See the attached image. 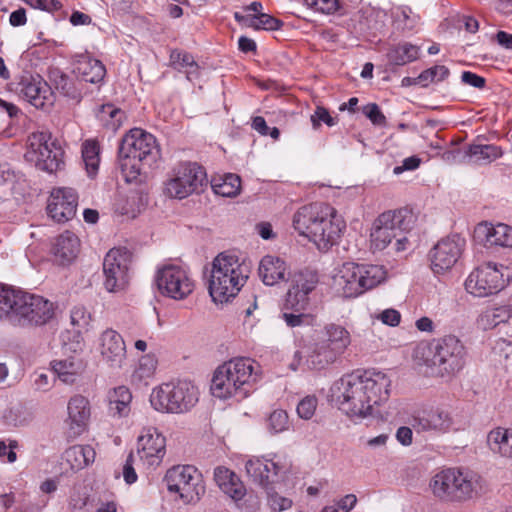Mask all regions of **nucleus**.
I'll list each match as a JSON object with an SVG mask.
<instances>
[{
	"mask_svg": "<svg viewBox=\"0 0 512 512\" xmlns=\"http://www.w3.org/2000/svg\"><path fill=\"white\" fill-rule=\"evenodd\" d=\"M391 380L376 370L356 371L337 380L332 395L340 409L348 415L366 418L372 415L373 407L389 398Z\"/></svg>",
	"mask_w": 512,
	"mask_h": 512,
	"instance_id": "1",
	"label": "nucleus"
},
{
	"mask_svg": "<svg viewBox=\"0 0 512 512\" xmlns=\"http://www.w3.org/2000/svg\"><path fill=\"white\" fill-rule=\"evenodd\" d=\"M293 227L321 251L337 243L344 223L329 204L316 202L299 208L293 216Z\"/></svg>",
	"mask_w": 512,
	"mask_h": 512,
	"instance_id": "2",
	"label": "nucleus"
},
{
	"mask_svg": "<svg viewBox=\"0 0 512 512\" xmlns=\"http://www.w3.org/2000/svg\"><path fill=\"white\" fill-rule=\"evenodd\" d=\"M54 315L53 303L39 295L0 285V320L19 326H38Z\"/></svg>",
	"mask_w": 512,
	"mask_h": 512,
	"instance_id": "3",
	"label": "nucleus"
},
{
	"mask_svg": "<svg viewBox=\"0 0 512 512\" xmlns=\"http://www.w3.org/2000/svg\"><path fill=\"white\" fill-rule=\"evenodd\" d=\"M251 265L235 253H219L212 262L209 279V294L216 303H225L234 298L246 283Z\"/></svg>",
	"mask_w": 512,
	"mask_h": 512,
	"instance_id": "4",
	"label": "nucleus"
},
{
	"mask_svg": "<svg viewBox=\"0 0 512 512\" xmlns=\"http://www.w3.org/2000/svg\"><path fill=\"white\" fill-rule=\"evenodd\" d=\"M119 168L127 182L136 180L145 167H152L160 157L156 138L140 129L126 133L119 145Z\"/></svg>",
	"mask_w": 512,
	"mask_h": 512,
	"instance_id": "5",
	"label": "nucleus"
},
{
	"mask_svg": "<svg viewBox=\"0 0 512 512\" xmlns=\"http://www.w3.org/2000/svg\"><path fill=\"white\" fill-rule=\"evenodd\" d=\"M256 379L255 362L250 358H236L216 369L210 389L217 398L234 397L240 401L253 391Z\"/></svg>",
	"mask_w": 512,
	"mask_h": 512,
	"instance_id": "6",
	"label": "nucleus"
},
{
	"mask_svg": "<svg viewBox=\"0 0 512 512\" xmlns=\"http://www.w3.org/2000/svg\"><path fill=\"white\" fill-rule=\"evenodd\" d=\"M416 218L408 209H398L382 213L373 224L370 234L371 248L382 251L388 246L395 252L408 248L407 233L415 225Z\"/></svg>",
	"mask_w": 512,
	"mask_h": 512,
	"instance_id": "7",
	"label": "nucleus"
},
{
	"mask_svg": "<svg viewBox=\"0 0 512 512\" xmlns=\"http://www.w3.org/2000/svg\"><path fill=\"white\" fill-rule=\"evenodd\" d=\"M465 356L464 345L454 335L444 336L416 350V358L431 369V374L441 377L459 372L465 364Z\"/></svg>",
	"mask_w": 512,
	"mask_h": 512,
	"instance_id": "8",
	"label": "nucleus"
},
{
	"mask_svg": "<svg viewBox=\"0 0 512 512\" xmlns=\"http://www.w3.org/2000/svg\"><path fill=\"white\" fill-rule=\"evenodd\" d=\"M430 488L434 496L441 500L464 502L483 492L484 480L474 471L449 468L431 479Z\"/></svg>",
	"mask_w": 512,
	"mask_h": 512,
	"instance_id": "9",
	"label": "nucleus"
},
{
	"mask_svg": "<svg viewBox=\"0 0 512 512\" xmlns=\"http://www.w3.org/2000/svg\"><path fill=\"white\" fill-rule=\"evenodd\" d=\"M386 278V270L380 265L343 263L333 275V285L345 298H355L370 290Z\"/></svg>",
	"mask_w": 512,
	"mask_h": 512,
	"instance_id": "10",
	"label": "nucleus"
},
{
	"mask_svg": "<svg viewBox=\"0 0 512 512\" xmlns=\"http://www.w3.org/2000/svg\"><path fill=\"white\" fill-rule=\"evenodd\" d=\"M198 399V389L186 380L163 383L154 388L150 395V403L156 411L173 414L188 412Z\"/></svg>",
	"mask_w": 512,
	"mask_h": 512,
	"instance_id": "11",
	"label": "nucleus"
},
{
	"mask_svg": "<svg viewBox=\"0 0 512 512\" xmlns=\"http://www.w3.org/2000/svg\"><path fill=\"white\" fill-rule=\"evenodd\" d=\"M164 483L169 492L179 494L184 503H195L205 494L201 473L191 465H177L168 469Z\"/></svg>",
	"mask_w": 512,
	"mask_h": 512,
	"instance_id": "12",
	"label": "nucleus"
},
{
	"mask_svg": "<svg viewBox=\"0 0 512 512\" xmlns=\"http://www.w3.org/2000/svg\"><path fill=\"white\" fill-rule=\"evenodd\" d=\"M63 154L48 132H35L28 137L26 156L42 171L54 173L60 170L64 166Z\"/></svg>",
	"mask_w": 512,
	"mask_h": 512,
	"instance_id": "13",
	"label": "nucleus"
},
{
	"mask_svg": "<svg viewBox=\"0 0 512 512\" xmlns=\"http://www.w3.org/2000/svg\"><path fill=\"white\" fill-rule=\"evenodd\" d=\"M206 183V173L197 163L185 162L177 165L173 175L164 184L163 192L174 199H184L197 192Z\"/></svg>",
	"mask_w": 512,
	"mask_h": 512,
	"instance_id": "14",
	"label": "nucleus"
},
{
	"mask_svg": "<svg viewBox=\"0 0 512 512\" xmlns=\"http://www.w3.org/2000/svg\"><path fill=\"white\" fill-rule=\"evenodd\" d=\"M155 282L159 292L174 300L188 297L194 284L188 271L176 264H166L157 270Z\"/></svg>",
	"mask_w": 512,
	"mask_h": 512,
	"instance_id": "15",
	"label": "nucleus"
},
{
	"mask_svg": "<svg viewBox=\"0 0 512 512\" xmlns=\"http://www.w3.org/2000/svg\"><path fill=\"white\" fill-rule=\"evenodd\" d=\"M131 261L132 253L126 248H113L105 255L104 286L108 292H119L125 289L129 281Z\"/></svg>",
	"mask_w": 512,
	"mask_h": 512,
	"instance_id": "16",
	"label": "nucleus"
},
{
	"mask_svg": "<svg viewBox=\"0 0 512 512\" xmlns=\"http://www.w3.org/2000/svg\"><path fill=\"white\" fill-rule=\"evenodd\" d=\"M505 287L503 274L488 263L473 270L465 281V289L476 297L497 294Z\"/></svg>",
	"mask_w": 512,
	"mask_h": 512,
	"instance_id": "17",
	"label": "nucleus"
},
{
	"mask_svg": "<svg viewBox=\"0 0 512 512\" xmlns=\"http://www.w3.org/2000/svg\"><path fill=\"white\" fill-rule=\"evenodd\" d=\"M465 243L458 234L439 240L429 252L432 271L436 274L449 271L461 257Z\"/></svg>",
	"mask_w": 512,
	"mask_h": 512,
	"instance_id": "18",
	"label": "nucleus"
},
{
	"mask_svg": "<svg viewBox=\"0 0 512 512\" xmlns=\"http://www.w3.org/2000/svg\"><path fill=\"white\" fill-rule=\"evenodd\" d=\"M13 85L18 96L37 109L49 108L54 103L51 87L39 75H22Z\"/></svg>",
	"mask_w": 512,
	"mask_h": 512,
	"instance_id": "19",
	"label": "nucleus"
},
{
	"mask_svg": "<svg viewBox=\"0 0 512 512\" xmlns=\"http://www.w3.org/2000/svg\"><path fill=\"white\" fill-rule=\"evenodd\" d=\"M317 283L318 276L314 271L302 270L294 273L286 296V308L296 312L306 310L309 305V295L316 288Z\"/></svg>",
	"mask_w": 512,
	"mask_h": 512,
	"instance_id": "20",
	"label": "nucleus"
},
{
	"mask_svg": "<svg viewBox=\"0 0 512 512\" xmlns=\"http://www.w3.org/2000/svg\"><path fill=\"white\" fill-rule=\"evenodd\" d=\"M275 458L253 457L245 464L247 475L265 490H272L278 476L288 471L287 466Z\"/></svg>",
	"mask_w": 512,
	"mask_h": 512,
	"instance_id": "21",
	"label": "nucleus"
},
{
	"mask_svg": "<svg viewBox=\"0 0 512 512\" xmlns=\"http://www.w3.org/2000/svg\"><path fill=\"white\" fill-rule=\"evenodd\" d=\"M166 453V439L154 427L146 428L138 437L137 455L147 468L160 465Z\"/></svg>",
	"mask_w": 512,
	"mask_h": 512,
	"instance_id": "22",
	"label": "nucleus"
},
{
	"mask_svg": "<svg viewBox=\"0 0 512 512\" xmlns=\"http://www.w3.org/2000/svg\"><path fill=\"white\" fill-rule=\"evenodd\" d=\"M77 205L78 195L73 188H54L48 199L47 212L56 222L64 223L76 215Z\"/></svg>",
	"mask_w": 512,
	"mask_h": 512,
	"instance_id": "23",
	"label": "nucleus"
},
{
	"mask_svg": "<svg viewBox=\"0 0 512 512\" xmlns=\"http://www.w3.org/2000/svg\"><path fill=\"white\" fill-rule=\"evenodd\" d=\"M102 360L110 368H121L126 360V345L123 337L113 329H106L99 337Z\"/></svg>",
	"mask_w": 512,
	"mask_h": 512,
	"instance_id": "24",
	"label": "nucleus"
},
{
	"mask_svg": "<svg viewBox=\"0 0 512 512\" xmlns=\"http://www.w3.org/2000/svg\"><path fill=\"white\" fill-rule=\"evenodd\" d=\"M474 239L485 247H512V227L503 223H480L474 230Z\"/></svg>",
	"mask_w": 512,
	"mask_h": 512,
	"instance_id": "25",
	"label": "nucleus"
},
{
	"mask_svg": "<svg viewBox=\"0 0 512 512\" xmlns=\"http://www.w3.org/2000/svg\"><path fill=\"white\" fill-rule=\"evenodd\" d=\"M67 410L69 431L73 436H79L85 431L90 418L89 401L81 395H75L69 400Z\"/></svg>",
	"mask_w": 512,
	"mask_h": 512,
	"instance_id": "26",
	"label": "nucleus"
},
{
	"mask_svg": "<svg viewBox=\"0 0 512 512\" xmlns=\"http://www.w3.org/2000/svg\"><path fill=\"white\" fill-rule=\"evenodd\" d=\"M414 422L413 426L417 431H433L437 433H446L453 425L450 413L441 408L423 412L421 416L414 419Z\"/></svg>",
	"mask_w": 512,
	"mask_h": 512,
	"instance_id": "27",
	"label": "nucleus"
},
{
	"mask_svg": "<svg viewBox=\"0 0 512 512\" xmlns=\"http://www.w3.org/2000/svg\"><path fill=\"white\" fill-rule=\"evenodd\" d=\"M214 480L221 491L234 501H239L246 495V488L239 476L224 466L214 469Z\"/></svg>",
	"mask_w": 512,
	"mask_h": 512,
	"instance_id": "28",
	"label": "nucleus"
},
{
	"mask_svg": "<svg viewBox=\"0 0 512 512\" xmlns=\"http://www.w3.org/2000/svg\"><path fill=\"white\" fill-rule=\"evenodd\" d=\"M288 266L277 256L266 255L259 264L258 273L265 285L273 286L286 278Z\"/></svg>",
	"mask_w": 512,
	"mask_h": 512,
	"instance_id": "29",
	"label": "nucleus"
},
{
	"mask_svg": "<svg viewBox=\"0 0 512 512\" xmlns=\"http://www.w3.org/2000/svg\"><path fill=\"white\" fill-rule=\"evenodd\" d=\"M74 73L85 82L97 84L103 81L106 75L104 64L88 55H81L74 64Z\"/></svg>",
	"mask_w": 512,
	"mask_h": 512,
	"instance_id": "30",
	"label": "nucleus"
},
{
	"mask_svg": "<svg viewBox=\"0 0 512 512\" xmlns=\"http://www.w3.org/2000/svg\"><path fill=\"white\" fill-rule=\"evenodd\" d=\"M79 246V239L74 233L66 231L59 235L52 247L55 261L61 265L71 263L79 252Z\"/></svg>",
	"mask_w": 512,
	"mask_h": 512,
	"instance_id": "31",
	"label": "nucleus"
},
{
	"mask_svg": "<svg viewBox=\"0 0 512 512\" xmlns=\"http://www.w3.org/2000/svg\"><path fill=\"white\" fill-rule=\"evenodd\" d=\"M502 156V150L494 144H471L467 147L464 159L468 163L486 165Z\"/></svg>",
	"mask_w": 512,
	"mask_h": 512,
	"instance_id": "32",
	"label": "nucleus"
},
{
	"mask_svg": "<svg viewBox=\"0 0 512 512\" xmlns=\"http://www.w3.org/2000/svg\"><path fill=\"white\" fill-rule=\"evenodd\" d=\"M489 449L502 457L512 458V429L497 427L487 435Z\"/></svg>",
	"mask_w": 512,
	"mask_h": 512,
	"instance_id": "33",
	"label": "nucleus"
},
{
	"mask_svg": "<svg viewBox=\"0 0 512 512\" xmlns=\"http://www.w3.org/2000/svg\"><path fill=\"white\" fill-rule=\"evenodd\" d=\"M323 337L320 340L323 344L341 355L351 342L349 332L342 326L331 323L324 327Z\"/></svg>",
	"mask_w": 512,
	"mask_h": 512,
	"instance_id": "34",
	"label": "nucleus"
},
{
	"mask_svg": "<svg viewBox=\"0 0 512 512\" xmlns=\"http://www.w3.org/2000/svg\"><path fill=\"white\" fill-rule=\"evenodd\" d=\"M95 455L90 445H74L64 452V459L72 470H80L92 463Z\"/></svg>",
	"mask_w": 512,
	"mask_h": 512,
	"instance_id": "35",
	"label": "nucleus"
},
{
	"mask_svg": "<svg viewBox=\"0 0 512 512\" xmlns=\"http://www.w3.org/2000/svg\"><path fill=\"white\" fill-rule=\"evenodd\" d=\"M109 412L113 416L125 417L130 412L132 395L125 386H119L108 393Z\"/></svg>",
	"mask_w": 512,
	"mask_h": 512,
	"instance_id": "36",
	"label": "nucleus"
},
{
	"mask_svg": "<svg viewBox=\"0 0 512 512\" xmlns=\"http://www.w3.org/2000/svg\"><path fill=\"white\" fill-rule=\"evenodd\" d=\"M338 356L333 349L318 341L307 357V364L310 368L321 370L335 362Z\"/></svg>",
	"mask_w": 512,
	"mask_h": 512,
	"instance_id": "37",
	"label": "nucleus"
},
{
	"mask_svg": "<svg viewBox=\"0 0 512 512\" xmlns=\"http://www.w3.org/2000/svg\"><path fill=\"white\" fill-rule=\"evenodd\" d=\"M418 54L419 48L417 46L403 42L392 46L387 53V58L391 64L405 65L415 61L418 58Z\"/></svg>",
	"mask_w": 512,
	"mask_h": 512,
	"instance_id": "38",
	"label": "nucleus"
},
{
	"mask_svg": "<svg viewBox=\"0 0 512 512\" xmlns=\"http://www.w3.org/2000/svg\"><path fill=\"white\" fill-rule=\"evenodd\" d=\"M170 64L174 69L185 71L188 80L198 76V64L194 57L188 53L178 49L172 50L170 53Z\"/></svg>",
	"mask_w": 512,
	"mask_h": 512,
	"instance_id": "39",
	"label": "nucleus"
},
{
	"mask_svg": "<svg viewBox=\"0 0 512 512\" xmlns=\"http://www.w3.org/2000/svg\"><path fill=\"white\" fill-rule=\"evenodd\" d=\"M53 373L66 384L75 382L80 370L81 363L74 358H67L63 360H55L52 363Z\"/></svg>",
	"mask_w": 512,
	"mask_h": 512,
	"instance_id": "40",
	"label": "nucleus"
},
{
	"mask_svg": "<svg viewBox=\"0 0 512 512\" xmlns=\"http://www.w3.org/2000/svg\"><path fill=\"white\" fill-rule=\"evenodd\" d=\"M240 187L241 179L235 174H227L219 180L214 179L212 183L214 192L224 197L236 196L240 191Z\"/></svg>",
	"mask_w": 512,
	"mask_h": 512,
	"instance_id": "41",
	"label": "nucleus"
},
{
	"mask_svg": "<svg viewBox=\"0 0 512 512\" xmlns=\"http://www.w3.org/2000/svg\"><path fill=\"white\" fill-rule=\"evenodd\" d=\"M52 81L55 88L64 96L79 101L81 98V92L76 88L73 81L64 73L60 71H54L52 73Z\"/></svg>",
	"mask_w": 512,
	"mask_h": 512,
	"instance_id": "42",
	"label": "nucleus"
},
{
	"mask_svg": "<svg viewBox=\"0 0 512 512\" xmlns=\"http://www.w3.org/2000/svg\"><path fill=\"white\" fill-rule=\"evenodd\" d=\"M82 158L88 174H95L99 166V146L96 141L87 140L83 143Z\"/></svg>",
	"mask_w": 512,
	"mask_h": 512,
	"instance_id": "43",
	"label": "nucleus"
},
{
	"mask_svg": "<svg viewBox=\"0 0 512 512\" xmlns=\"http://www.w3.org/2000/svg\"><path fill=\"white\" fill-rule=\"evenodd\" d=\"M252 19L250 28L257 31H274L283 26V22L281 20L266 13L252 14Z\"/></svg>",
	"mask_w": 512,
	"mask_h": 512,
	"instance_id": "44",
	"label": "nucleus"
},
{
	"mask_svg": "<svg viewBox=\"0 0 512 512\" xmlns=\"http://www.w3.org/2000/svg\"><path fill=\"white\" fill-rule=\"evenodd\" d=\"M450 74L449 69L444 65H436L428 68L419 74V79L423 87L430 83L444 81Z\"/></svg>",
	"mask_w": 512,
	"mask_h": 512,
	"instance_id": "45",
	"label": "nucleus"
},
{
	"mask_svg": "<svg viewBox=\"0 0 512 512\" xmlns=\"http://www.w3.org/2000/svg\"><path fill=\"white\" fill-rule=\"evenodd\" d=\"M304 4L316 12L333 14L341 8L340 0H303Z\"/></svg>",
	"mask_w": 512,
	"mask_h": 512,
	"instance_id": "46",
	"label": "nucleus"
},
{
	"mask_svg": "<svg viewBox=\"0 0 512 512\" xmlns=\"http://www.w3.org/2000/svg\"><path fill=\"white\" fill-rule=\"evenodd\" d=\"M157 360L153 355H145L139 360V365L135 371L139 379H148L152 377L156 370Z\"/></svg>",
	"mask_w": 512,
	"mask_h": 512,
	"instance_id": "47",
	"label": "nucleus"
},
{
	"mask_svg": "<svg viewBox=\"0 0 512 512\" xmlns=\"http://www.w3.org/2000/svg\"><path fill=\"white\" fill-rule=\"evenodd\" d=\"M268 427L272 433H280L288 427V415L286 411L274 410L268 418Z\"/></svg>",
	"mask_w": 512,
	"mask_h": 512,
	"instance_id": "48",
	"label": "nucleus"
},
{
	"mask_svg": "<svg viewBox=\"0 0 512 512\" xmlns=\"http://www.w3.org/2000/svg\"><path fill=\"white\" fill-rule=\"evenodd\" d=\"M91 319L90 313L84 306H74L70 311V322L74 327L79 329L86 328Z\"/></svg>",
	"mask_w": 512,
	"mask_h": 512,
	"instance_id": "49",
	"label": "nucleus"
},
{
	"mask_svg": "<svg viewBox=\"0 0 512 512\" xmlns=\"http://www.w3.org/2000/svg\"><path fill=\"white\" fill-rule=\"evenodd\" d=\"M362 113L372 122L375 126H385L386 117L380 110L376 103H369L362 108Z\"/></svg>",
	"mask_w": 512,
	"mask_h": 512,
	"instance_id": "50",
	"label": "nucleus"
},
{
	"mask_svg": "<svg viewBox=\"0 0 512 512\" xmlns=\"http://www.w3.org/2000/svg\"><path fill=\"white\" fill-rule=\"evenodd\" d=\"M310 119L314 129H318L321 122H324L329 127L336 124V119L332 117L329 111L322 106H318L316 108Z\"/></svg>",
	"mask_w": 512,
	"mask_h": 512,
	"instance_id": "51",
	"label": "nucleus"
},
{
	"mask_svg": "<svg viewBox=\"0 0 512 512\" xmlns=\"http://www.w3.org/2000/svg\"><path fill=\"white\" fill-rule=\"evenodd\" d=\"M316 407L317 398L315 396H306L299 402L297 413L299 417L308 420L314 415Z\"/></svg>",
	"mask_w": 512,
	"mask_h": 512,
	"instance_id": "52",
	"label": "nucleus"
},
{
	"mask_svg": "<svg viewBox=\"0 0 512 512\" xmlns=\"http://www.w3.org/2000/svg\"><path fill=\"white\" fill-rule=\"evenodd\" d=\"M268 494V503L270 507L275 511H284L292 506V500L281 496L277 492L272 490H266Z\"/></svg>",
	"mask_w": 512,
	"mask_h": 512,
	"instance_id": "53",
	"label": "nucleus"
},
{
	"mask_svg": "<svg viewBox=\"0 0 512 512\" xmlns=\"http://www.w3.org/2000/svg\"><path fill=\"white\" fill-rule=\"evenodd\" d=\"M116 510L114 502H107L100 507H95L92 503L83 502L81 506H75L72 512H116Z\"/></svg>",
	"mask_w": 512,
	"mask_h": 512,
	"instance_id": "54",
	"label": "nucleus"
},
{
	"mask_svg": "<svg viewBox=\"0 0 512 512\" xmlns=\"http://www.w3.org/2000/svg\"><path fill=\"white\" fill-rule=\"evenodd\" d=\"M28 5L47 12L58 11L62 8L59 0H24Z\"/></svg>",
	"mask_w": 512,
	"mask_h": 512,
	"instance_id": "55",
	"label": "nucleus"
},
{
	"mask_svg": "<svg viewBox=\"0 0 512 512\" xmlns=\"http://www.w3.org/2000/svg\"><path fill=\"white\" fill-rule=\"evenodd\" d=\"M18 443L15 440H10L9 444L5 441H0V458L7 457L8 463H14L17 460V454L14 449L17 448Z\"/></svg>",
	"mask_w": 512,
	"mask_h": 512,
	"instance_id": "56",
	"label": "nucleus"
},
{
	"mask_svg": "<svg viewBox=\"0 0 512 512\" xmlns=\"http://www.w3.org/2000/svg\"><path fill=\"white\" fill-rule=\"evenodd\" d=\"M461 80L464 84L478 89H483L486 85L484 77L470 71H464L461 75Z\"/></svg>",
	"mask_w": 512,
	"mask_h": 512,
	"instance_id": "57",
	"label": "nucleus"
},
{
	"mask_svg": "<svg viewBox=\"0 0 512 512\" xmlns=\"http://www.w3.org/2000/svg\"><path fill=\"white\" fill-rule=\"evenodd\" d=\"M421 164V159L417 156H410L405 158L402 161V164L394 167L393 173L395 175H400L404 171H412L417 169Z\"/></svg>",
	"mask_w": 512,
	"mask_h": 512,
	"instance_id": "58",
	"label": "nucleus"
},
{
	"mask_svg": "<svg viewBox=\"0 0 512 512\" xmlns=\"http://www.w3.org/2000/svg\"><path fill=\"white\" fill-rule=\"evenodd\" d=\"M282 318L287 326L294 328L304 325L308 320V315L302 313V311H299L297 314L285 312L282 314Z\"/></svg>",
	"mask_w": 512,
	"mask_h": 512,
	"instance_id": "59",
	"label": "nucleus"
},
{
	"mask_svg": "<svg viewBox=\"0 0 512 512\" xmlns=\"http://www.w3.org/2000/svg\"><path fill=\"white\" fill-rule=\"evenodd\" d=\"M134 455L130 453L123 466V477L127 484H133L137 481V474L133 467Z\"/></svg>",
	"mask_w": 512,
	"mask_h": 512,
	"instance_id": "60",
	"label": "nucleus"
},
{
	"mask_svg": "<svg viewBox=\"0 0 512 512\" xmlns=\"http://www.w3.org/2000/svg\"><path fill=\"white\" fill-rule=\"evenodd\" d=\"M379 319L386 325L397 326L401 320V314L395 309H386L380 315Z\"/></svg>",
	"mask_w": 512,
	"mask_h": 512,
	"instance_id": "61",
	"label": "nucleus"
},
{
	"mask_svg": "<svg viewBox=\"0 0 512 512\" xmlns=\"http://www.w3.org/2000/svg\"><path fill=\"white\" fill-rule=\"evenodd\" d=\"M357 498L354 494H347L337 502L339 512H349L356 505Z\"/></svg>",
	"mask_w": 512,
	"mask_h": 512,
	"instance_id": "62",
	"label": "nucleus"
},
{
	"mask_svg": "<svg viewBox=\"0 0 512 512\" xmlns=\"http://www.w3.org/2000/svg\"><path fill=\"white\" fill-rule=\"evenodd\" d=\"M34 387L39 391H47L51 388L50 377L46 373L35 374Z\"/></svg>",
	"mask_w": 512,
	"mask_h": 512,
	"instance_id": "63",
	"label": "nucleus"
},
{
	"mask_svg": "<svg viewBox=\"0 0 512 512\" xmlns=\"http://www.w3.org/2000/svg\"><path fill=\"white\" fill-rule=\"evenodd\" d=\"M9 22L12 26H23L27 22L26 11L24 8H19L10 14Z\"/></svg>",
	"mask_w": 512,
	"mask_h": 512,
	"instance_id": "64",
	"label": "nucleus"
}]
</instances>
